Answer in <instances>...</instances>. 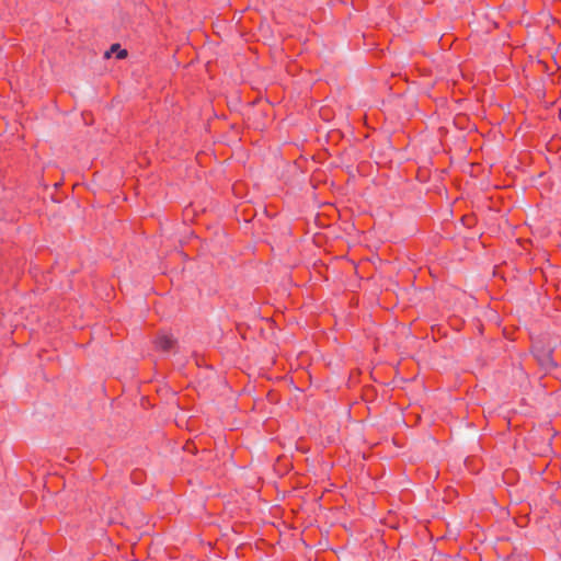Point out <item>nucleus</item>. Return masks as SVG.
Wrapping results in <instances>:
<instances>
[{"label":"nucleus","mask_w":561,"mask_h":561,"mask_svg":"<svg viewBox=\"0 0 561 561\" xmlns=\"http://www.w3.org/2000/svg\"><path fill=\"white\" fill-rule=\"evenodd\" d=\"M534 354L539 365L545 369H552L558 366V363L552 357L551 348H536Z\"/></svg>","instance_id":"2"},{"label":"nucleus","mask_w":561,"mask_h":561,"mask_svg":"<svg viewBox=\"0 0 561 561\" xmlns=\"http://www.w3.org/2000/svg\"><path fill=\"white\" fill-rule=\"evenodd\" d=\"M111 49H112V51H116L117 53V58L118 59H123V58H125L127 56V50L126 49H121L119 44H113Z\"/></svg>","instance_id":"3"},{"label":"nucleus","mask_w":561,"mask_h":561,"mask_svg":"<svg viewBox=\"0 0 561 561\" xmlns=\"http://www.w3.org/2000/svg\"><path fill=\"white\" fill-rule=\"evenodd\" d=\"M153 343L157 351H160L162 353H170L172 348L175 346L176 340L171 333L160 331L157 334Z\"/></svg>","instance_id":"1"}]
</instances>
